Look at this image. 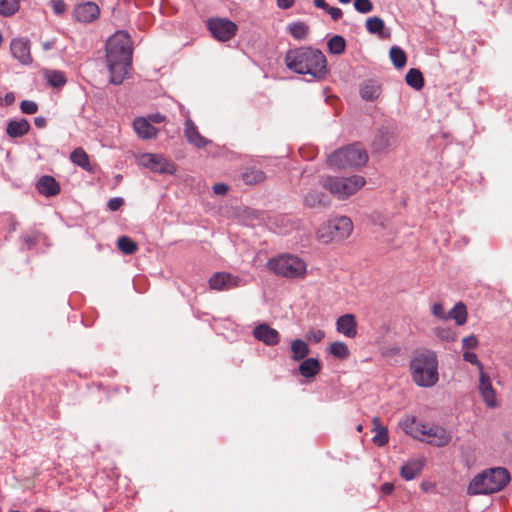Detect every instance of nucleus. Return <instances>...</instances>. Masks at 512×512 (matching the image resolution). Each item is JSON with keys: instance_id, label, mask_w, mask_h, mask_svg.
Here are the masks:
<instances>
[{"instance_id": "nucleus-1", "label": "nucleus", "mask_w": 512, "mask_h": 512, "mask_svg": "<svg viewBox=\"0 0 512 512\" xmlns=\"http://www.w3.org/2000/svg\"><path fill=\"white\" fill-rule=\"evenodd\" d=\"M133 43L125 31L115 32L106 42V64L110 73V82L121 84L131 66Z\"/></svg>"}, {"instance_id": "nucleus-2", "label": "nucleus", "mask_w": 512, "mask_h": 512, "mask_svg": "<svg viewBox=\"0 0 512 512\" xmlns=\"http://www.w3.org/2000/svg\"><path fill=\"white\" fill-rule=\"evenodd\" d=\"M285 65L297 74L310 75L321 80L328 73L327 60L322 51L311 47L289 49L285 55Z\"/></svg>"}, {"instance_id": "nucleus-3", "label": "nucleus", "mask_w": 512, "mask_h": 512, "mask_svg": "<svg viewBox=\"0 0 512 512\" xmlns=\"http://www.w3.org/2000/svg\"><path fill=\"white\" fill-rule=\"evenodd\" d=\"M510 473L506 468L494 467L477 474L469 483V495L492 494L503 490L510 482Z\"/></svg>"}, {"instance_id": "nucleus-4", "label": "nucleus", "mask_w": 512, "mask_h": 512, "mask_svg": "<svg viewBox=\"0 0 512 512\" xmlns=\"http://www.w3.org/2000/svg\"><path fill=\"white\" fill-rule=\"evenodd\" d=\"M438 362L432 351L419 353L411 362L413 381L421 387H432L438 381Z\"/></svg>"}, {"instance_id": "nucleus-5", "label": "nucleus", "mask_w": 512, "mask_h": 512, "mask_svg": "<svg viewBox=\"0 0 512 512\" xmlns=\"http://www.w3.org/2000/svg\"><path fill=\"white\" fill-rule=\"evenodd\" d=\"M320 184L336 199L345 200L357 193L366 184V180L360 175L349 177L325 176L321 178Z\"/></svg>"}, {"instance_id": "nucleus-6", "label": "nucleus", "mask_w": 512, "mask_h": 512, "mask_svg": "<svg viewBox=\"0 0 512 512\" xmlns=\"http://www.w3.org/2000/svg\"><path fill=\"white\" fill-rule=\"evenodd\" d=\"M327 161L338 169L358 168L367 163L368 154L359 144H351L330 154Z\"/></svg>"}, {"instance_id": "nucleus-7", "label": "nucleus", "mask_w": 512, "mask_h": 512, "mask_svg": "<svg viewBox=\"0 0 512 512\" xmlns=\"http://www.w3.org/2000/svg\"><path fill=\"white\" fill-rule=\"evenodd\" d=\"M267 266L276 275L290 279L304 278L307 267L303 260L293 255H281L270 259Z\"/></svg>"}, {"instance_id": "nucleus-8", "label": "nucleus", "mask_w": 512, "mask_h": 512, "mask_svg": "<svg viewBox=\"0 0 512 512\" xmlns=\"http://www.w3.org/2000/svg\"><path fill=\"white\" fill-rule=\"evenodd\" d=\"M210 33L219 41L226 42L235 36L237 25L226 18H213L207 21Z\"/></svg>"}, {"instance_id": "nucleus-9", "label": "nucleus", "mask_w": 512, "mask_h": 512, "mask_svg": "<svg viewBox=\"0 0 512 512\" xmlns=\"http://www.w3.org/2000/svg\"><path fill=\"white\" fill-rule=\"evenodd\" d=\"M139 163L158 173L173 174L175 172L174 164L159 154L145 153L139 157Z\"/></svg>"}, {"instance_id": "nucleus-10", "label": "nucleus", "mask_w": 512, "mask_h": 512, "mask_svg": "<svg viewBox=\"0 0 512 512\" xmlns=\"http://www.w3.org/2000/svg\"><path fill=\"white\" fill-rule=\"evenodd\" d=\"M242 285L241 279L226 272H217L209 279L212 290L224 291L237 288Z\"/></svg>"}, {"instance_id": "nucleus-11", "label": "nucleus", "mask_w": 512, "mask_h": 512, "mask_svg": "<svg viewBox=\"0 0 512 512\" xmlns=\"http://www.w3.org/2000/svg\"><path fill=\"white\" fill-rule=\"evenodd\" d=\"M400 428L403 430V432L409 436H411L414 439L425 441V432L423 429H425V424L418 421L416 417L414 416H405L400 422H399Z\"/></svg>"}, {"instance_id": "nucleus-12", "label": "nucleus", "mask_w": 512, "mask_h": 512, "mask_svg": "<svg viewBox=\"0 0 512 512\" xmlns=\"http://www.w3.org/2000/svg\"><path fill=\"white\" fill-rule=\"evenodd\" d=\"M100 14L98 5L94 2H85L77 5L74 9L75 18L82 23H90L97 19Z\"/></svg>"}, {"instance_id": "nucleus-13", "label": "nucleus", "mask_w": 512, "mask_h": 512, "mask_svg": "<svg viewBox=\"0 0 512 512\" xmlns=\"http://www.w3.org/2000/svg\"><path fill=\"white\" fill-rule=\"evenodd\" d=\"M10 50L12 55L22 64H29L32 61L29 40L16 38L11 41Z\"/></svg>"}, {"instance_id": "nucleus-14", "label": "nucleus", "mask_w": 512, "mask_h": 512, "mask_svg": "<svg viewBox=\"0 0 512 512\" xmlns=\"http://www.w3.org/2000/svg\"><path fill=\"white\" fill-rule=\"evenodd\" d=\"M253 336L268 346L277 345L280 341L279 332L268 324H259L253 330Z\"/></svg>"}, {"instance_id": "nucleus-15", "label": "nucleus", "mask_w": 512, "mask_h": 512, "mask_svg": "<svg viewBox=\"0 0 512 512\" xmlns=\"http://www.w3.org/2000/svg\"><path fill=\"white\" fill-rule=\"evenodd\" d=\"M479 392L488 407L494 408L498 405L496 391L492 386L489 376L484 372L480 373Z\"/></svg>"}, {"instance_id": "nucleus-16", "label": "nucleus", "mask_w": 512, "mask_h": 512, "mask_svg": "<svg viewBox=\"0 0 512 512\" xmlns=\"http://www.w3.org/2000/svg\"><path fill=\"white\" fill-rule=\"evenodd\" d=\"M335 239L343 240L350 236L353 231V223L346 216L336 217L329 220Z\"/></svg>"}, {"instance_id": "nucleus-17", "label": "nucleus", "mask_w": 512, "mask_h": 512, "mask_svg": "<svg viewBox=\"0 0 512 512\" xmlns=\"http://www.w3.org/2000/svg\"><path fill=\"white\" fill-rule=\"evenodd\" d=\"M37 191L45 197H53L60 193L61 187L59 182L50 175L41 176L36 183Z\"/></svg>"}, {"instance_id": "nucleus-18", "label": "nucleus", "mask_w": 512, "mask_h": 512, "mask_svg": "<svg viewBox=\"0 0 512 512\" xmlns=\"http://www.w3.org/2000/svg\"><path fill=\"white\" fill-rule=\"evenodd\" d=\"M336 329L339 333L348 338H354L357 335V323L353 314L340 316L336 322Z\"/></svg>"}, {"instance_id": "nucleus-19", "label": "nucleus", "mask_w": 512, "mask_h": 512, "mask_svg": "<svg viewBox=\"0 0 512 512\" xmlns=\"http://www.w3.org/2000/svg\"><path fill=\"white\" fill-rule=\"evenodd\" d=\"M360 96L365 101H374L382 93L381 84L373 79L366 80L360 84Z\"/></svg>"}, {"instance_id": "nucleus-20", "label": "nucleus", "mask_w": 512, "mask_h": 512, "mask_svg": "<svg viewBox=\"0 0 512 512\" xmlns=\"http://www.w3.org/2000/svg\"><path fill=\"white\" fill-rule=\"evenodd\" d=\"M184 135L187 141L197 148H204L209 143V141L199 133L195 123L191 119L185 122Z\"/></svg>"}, {"instance_id": "nucleus-21", "label": "nucleus", "mask_w": 512, "mask_h": 512, "mask_svg": "<svg viewBox=\"0 0 512 512\" xmlns=\"http://www.w3.org/2000/svg\"><path fill=\"white\" fill-rule=\"evenodd\" d=\"M304 205L309 208L328 207L330 198L318 189H310L304 196Z\"/></svg>"}, {"instance_id": "nucleus-22", "label": "nucleus", "mask_w": 512, "mask_h": 512, "mask_svg": "<svg viewBox=\"0 0 512 512\" xmlns=\"http://www.w3.org/2000/svg\"><path fill=\"white\" fill-rule=\"evenodd\" d=\"M133 127L137 135L142 139H152L158 133V129L144 117L136 118L133 122Z\"/></svg>"}, {"instance_id": "nucleus-23", "label": "nucleus", "mask_w": 512, "mask_h": 512, "mask_svg": "<svg viewBox=\"0 0 512 512\" xmlns=\"http://www.w3.org/2000/svg\"><path fill=\"white\" fill-rule=\"evenodd\" d=\"M321 371V363L316 358L304 359L299 365V373L305 378H313Z\"/></svg>"}, {"instance_id": "nucleus-24", "label": "nucleus", "mask_w": 512, "mask_h": 512, "mask_svg": "<svg viewBox=\"0 0 512 512\" xmlns=\"http://www.w3.org/2000/svg\"><path fill=\"white\" fill-rule=\"evenodd\" d=\"M373 431L375 435L372 439L373 443L379 447L386 445L389 441L388 429L381 425L380 418L372 419Z\"/></svg>"}, {"instance_id": "nucleus-25", "label": "nucleus", "mask_w": 512, "mask_h": 512, "mask_svg": "<svg viewBox=\"0 0 512 512\" xmlns=\"http://www.w3.org/2000/svg\"><path fill=\"white\" fill-rule=\"evenodd\" d=\"M30 124L26 119L10 121L7 125L6 132L12 138L22 137L27 134Z\"/></svg>"}, {"instance_id": "nucleus-26", "label": "nucleus", "mask_w": 512, "mask_h": 512, "mask_svg": "<svg viewBox=\"0 0 512 512\" xmlns=\"http://www.w3.org/2000/svg\"><path fill=\"white\" fill-rule=\"evenodd\" d=\"M432 432L433 437L431 439L425 440V442H427L428 444L437 447H443L450 443L452 437L446 429L442 427H435V429H433Z\"/></svg>"}, {"instance_id": "nucleus-27", "label": "nucleus", "mask_w": 512, "mask_h": 512, "mask_svg": "<svg viewBox=\"0 0 512 512\" xmlns=\"http://www.w3.org/2000/svg\"><path fill=\"white\" fill-rule=\"evenodd\" d=\"M291 352V357L294 361H301L309 355L310 348L305 341L301 339H295L291 342Z\"/></svg>"}, {"instance_id": "nucleus-28", "label": "nucleus", "mask_w": 512, "mask_h": 512, "mask_svg": "<svg viewBox=\"0 0 512 512\" xmlns=\"http://www.w3.org/2000/svg\"><path fill=\"white\" fill-rule=\"evenodd\" d=\"M44 76L49 85L56 89H61L67 83L65 74L58 70H46Z\"/></svg>"}, {"instance_id": "nucleus-29", "label": "nucleus", "mask_w": 512, "mask_h": 512, "mask_svg": "<svg viewBox=\"0 0 512 512\" xmlns=\"http://www.w3.org/2000/svg\"><path fill=\"white\" fill-rule=\"evenodd\" d=\"M422 470V464L419 461H410L401 467V476L410 481L420 474Z\"/></svg>"}, {"instance_id": "nucleus-30", "label": "nucleus", "mask_w": 512, "mask_h": 512, "mask_svg": "<svg viewBox=\"0 0 512 512\" xmlns=\"http://www.w3.org/2000/svg\"><path fill=\"white\" fill-rule=\"evenodd\" d=\"M449 319H454L457 325H463L467 321V309L463 302H458L448 312Z\"/></svg>"}, {"instance_id": "nucleus-31", "label": "nucleus", "mask_w": 512, "mask_h": 512, "mask_svg": "<svg viewBox=\"0 0 512 512\" xmlns=\"http://www.w3.org/2000/svg\"><path fill=\"white\" fill-rule=\"evenodd\" d=\"M406 83L414 88L415 90H420L424 86V78L419 69L411 68L407 72L405 76Z\"/></svg>"}, {"instance_id": "nucleus-32", "label": "nucleus", "mask_w": 512, "mask_h": 512, "mask_svg": "<svg viewBox=\"0 0 512 512\" xmlns=\"http://www.w3.org/2000/svg\"><path fill=\"white\" fill-rule=\"evenodd\" d=\"M70 160L80 166L81 168L90 171L91 165L89 161V156L82 148H76L71 154H70Z\"/></svg>"}, {"instance_id": "nucleus-33", "label": "nucleus", "mask_w": 512, "mask_h": 512, "mask_svg": "<svg viewBox=\"0 0 512 512\" xmlns=\"http://www.w3.org/2000/svg\"><path fill=\"white\" fill-rule=\"evenodd\" d=\"M242 178L246 184L255 185L265 180V174L259 169L249 168L243 173Z\"/></svg>"}, {"instance_id": "nucleus-34", "label": "nucleus", "mask_w": 512, "mask_h": 512, "mask_svg": "<svg viewBox=\"0 0 512 512\" xmlns=\"http://www.w3.org/2000/svg\"><path fill=\"white\" fill-rule=\"evenodd\" d=\"M288 30L296 40H303L309 33V26L304 22H293L289 24Z\"/></svg>"}, {"instance_id": "nucleus-35", "label": "nucleus", "mask_w": 512, "mask_h": 512, "mask_svg": "<svg viewBox=\"0 0 512 512\" xmlns=\"http://www.w3.org/2000/svg\"><path fill=\"white\" fill-rule=\"evenodd\" d=\"M118 249L126 255L134 254L138 250V245L128 236H121L117 241Z\"/></svg>"}, {"instance_id": "nucleus-36", "label": "nucleus", "mask_w": 512, "mask_h": 512, "mask_svg": "<svg viewBox=\"0 0 512 512\" xmlns=\"http://www.w3.org/2000/svg\"><path fill=\"white\" fill-rule=\"evenodd\" d=\"M390 59L393 65L401 69L406 65L407 57L405 52L398 46H393L389 52Z\"/></svg>"}, {"instance_id": "nucleus-37", "label": "nucleus", "mask_w": 512, "mask_h": 512, "mask_svg": "<svg viewBox=\"0 0 512 512\" xmlns=\"http://www.w3.org/2000/svg\"><path fill=\"white\" fill-rule=\"evenodd\" d=\"M329 352L336 358L345 360L350 356V351L348 346L341 341L333 342L329 346Z\"/></svg>"}, {"instance_id": "nucleus-38", "label": "nucleus", "mask_w": 512, "mask_h": 512, "mask_svg": "<svg viewBox=\"0 0 512 512\" xmlns=\"http://www.w3.org/2000/svg\"><path fill=\"white\" fill-rule=\"evenodd\" d=\"M327 46L331 54L340 55L345 51L346 42L342 36L335 35L328 40Z\"/></svg>"}, {"instance_id": "nucleus-39", "label": "nucleus", "mask_w": 512, "mask_h": 512, "mask_svg": "<svg viewBox=\"0 0 512 512\" xmlns=\"http://www.w3.org/2000/svg\"><path fill=\"white\" fill-rule=\"evenodd\" d=\"M317 239L322 243H330L335 240L330 221L323 223L316 232Z\"/></svg>"}, {"instance_id": "nucleus-40", "label": "nucleus", "mask_w": 512, "mask_h": 512, "mask_svg": "<svg viewBox=\"0 0 512 512\" xmlns=\"http://www.w3.org/2000/svg\"><path fill=\"white\" fill-rule=\"evenodd\" d=\"M365 26L367 31L371 34H379L385 28L384 21L377 16L369 17L365 22Z\"/></svg>"}, {"instance_id": "nucleus-41", "label": "nucleus", "mask_w": 512, "mask_h": 512, "mask_svg": "<svg viewBox=\"0 0 512 512\" xmlns=\"http://www.w3.org/2000/svg\"><path fill=\"white\" fill-rule=\"evenodd\" d=\"M393 135L387 129H380L377 138L375 139V145L378 148H386L392 144Z\"/></svg>"}, {"instance_id": "nucleus-42", "label": "nucleus", "mask_w": 512, "mask_h": 512, "mask_svg": "<svg viewBox=\"0 0 512 512\" xmlns=\"http://www.w3.org/2000/svg\"><path fill=\"white\" fill-rule=\"evenodd\" d=\"M354 8L357 12L365 14L373 10V4L370 0H354Z\"/></svg>"}, {"instance_id": "nucleus-43", "label": "nucleus", "mask_w": 512, "mask_h": 512, "mask_svg": "<svg viewBox=\"0 0 512 512\" xmlns=\"http://www.w3.org/2000/svg\"><path fill=\"white\" fill-rule=\"evenodd\" d=\"M20 109L22 113L32 115L38 111V105L32 100H23Z\"/></svg>"}, {"instance_id": "nucleus-44", "label": "nucleus", "mask_w": 512, "mask_h": 512, "mask_svg": "<svg viewBox=\"0 0 512 512\" xmlns=\"http://www.w3.org/2000/svg\"><path fill=\"white\" fill-rule=\"evenodd\" d=\"M432 314L441 320H448L449 316L448 313L445 312L443 304L442 303H434L431 308Z\"/></svg>"}, {"instance_id": "nucleus-45", "label": "nucleus", "mask_w": 512, "mask_h": 512, "mask_svg": "<svg viewBox=\"0 0 512 512\" xmlns=\"http://www.w3.org/2000/svg\"><path fill=\"white\" fill-rule=\"evenodd\" d=\"M324 337L325 333L323 330L320 329H311L306 335L307 340L314 343L321 342Z\"/></svg>"}, {"instance_id": "nucleus-46", "label": "nucleus", "mask_w": 512, "mask_h": 512, "mask_svg": "<svg viewBox=\"0 0 512 512\" xmlns=\"http://www.w3.org/2000/svg\"><path fill=\"white\" fill-rule=\"evenodd\" d=\"M435 335L445 341H453L455 336L450 329L447 328H436L434 330Z\"/></svg>"}, {"instance_id": "nucleus-47", "label": "nucleus", "mask_w": 512, "mask_h": 512, "mask_svg": "<svg viewBox=\"0 0 512 512\" xmlns=\"http://www.w3.org/2000/svg\"><path fill=\"white\" fill-rule=\"evenodd\" d=\"M463 359L473 365H476L478 367V369L480 370V373L484 372L483 364L479 361V359L475 353L467 351L463 354Z\"/></svg>"}, {"instance_id": "nucleus-48", "label": "nucleus", "mask_w": 512, "mask_h": 512, "mask_svg": "<svg viewBox=\"0 0 512 512\" xmlns=\"http://www.w3.org/2000/svg\"><path fill=\"white\" fill-rule=\"evenodd\" d=\"M23 243L28 247H32L37 244L38 242V234L37 233H30L23 235L22 237Z\"/></svg>"}, {"instance_id": "nucleus-49", "label": "nucleus", "mask_w": 512, "mask_h": 512, "mask_svg": "<svg viewBox=\"0 0 512 512\" xmlns=\"http://www.w3.org/2000/svg\"><path fill=\"white\" fill-rule=\"evenodd\" d=\"M124 204V200L120 197L112 198L108 201V208L111 211H117Z\"/></svg>"}, {"instance_id": "nucleus-50", "label": "nucleus", "mask_w": 512, "mask_h": 512, "mask_svg": "<svg viewBox=\"0 0 512 512\" xmlns=\"http://www.w3.org/2000/svg\"><path fill=\"white\" fill-rule=\"evenodd\" d=\"M464 348H475L478 345V340L474 335L464 337L462 340Z\"/></svg>"}, {"instance_id": "nucleus-51", "label": "nucleus", "mask_w": 512, "mask_h": 512, "mask_svg": "<svg viewBox=\"0 0 512 512\" xmlns=\"http://www.w3.org/2000/svg\"><path fill=\"white\" fill-rule=\"evenodd\" d=\"M327 13L330 14L331 18L334 20V21H337L339 20L342 15H343V12L340 8L338 7H328V9L326 10Z\"/></svg>"}, {"instance_id": "nucleus-52", "label": "nucleus", "mask_w": 512, "mask_h": 512, "mask_svg": "<svg viewBox=\"0 0 512 512\" xmlns=\"http://www.w3.org/2000/svg\"><path fill=\"white\" fill-rule=\"evenodd\" d=\"M213 191L217 195H224L228 191V186L224 183H218L213 186Z\"/></svg>"}, {"instance_id": "nucleus-53", "label": "nucleus", "mask_w": 512, "mask_h": 512, "mask_svg": "<svg viewBox=\"0 0 512 512\" xmlns=\"http://www.w3.org/2000/svg\"><path fill=\"white\" fill-rule=\"evenodd\" d=\"M53 9L57 14H61L65 11L66 5L62 0H57L53 2Z\"/></svg>"}, {"instance_id": "nucleus-54", "label": "nucleus", "mask_w": 512, "mask_h": 512, "mask_svg": "<svg viewBox=\"0 0 512 512\" xmlns=\"http://www.w3.org/2000/svg\"><path fill=\"white\" fill-rule=\"evenodd\" d=\"M393 490H394V485H393V483H390V482H386V483L382 484L380 487V491L385 495L392 493Z\"/></svg>"}, {"instance_id": "nucleus-55", "label": "nucleus", "mask_w": 512, "mask_h": 512, "mask_svg": "<svg viewBox=\"0 0 512 512\" xmlns=\"http://www.w3.org/2000/svg\"><path fill=\"white\" fill-rule=\"evenodd\" d=\"M148 120H149L150 122H152V123H157V124H159V123L164 122V120H165V116H164V115H161V114H159V113H156V114H152V115H150V116H149V118H148Z\"/></svg>"}, {"instance_id": "nucleus-56", "label": "nucleus", "mask_w": 512, "mask_h": 512, "mask_svg": "<svg viewBox=\"0 0 512 512\" xmlns=\"http://www.w3.org/2000/svg\"><path fill=\"white\" fill-rule=\"evenodd\" d=\"M294 4V0H277V5L281 9H288L292 7Z\"/></svg>"}, {"instance_id": "nucleus-57", "label": "nucleus", "mask_w": 512, "mask_h": 512, "mask_svg": "<svg viewBox=\"0 0 512 512\" xmlns=\"http://www.w3.org/2000/svg\"><path fill=\"white\" fill-rule=\"evenodd\" d=\"M34 124L38 128H44L47 124V121L44 117H36L34 119Z\"/></svg>"}, {"instance_id": "nucleus-58", "label": "nucleus", "mask_w": 512, "mask_h": 512, "mask_svg": "<svg viewBox=\"0 0 512 512\" xmlns=\"http://www.w3.org/2000/svg\"><path fill=\"white\" fill-rule=\"evenodd\" d=\"M436 426H429L427 424H425V429L424 432H425V439H431L433 437V432L432 430L435 429Z\"/></svg>"}, {"instance_id": "nucleus-59", "label": "nucleus", "mask_w": 512, "mask_h": 512, "mask_svg": "<svg viewBox=\"0 0 512 512\" xmlns=\"http://www.w3.org/2000/svg\"><path fill=\"white\" fill-rule=\"evenodd\" d=\"M314 5L317 7V8H321V9H324V10H327L329 5L326 3L325 0H314Z\"/></svg>"}, {"instance_id": "nucleus-60", "label": "nucleus", "mask_w": 512, "mask_h": 512, "mask_svg": "<svg viewBox=\"0 0 512 512\" xmlns=\"http://www.w3.org/2000/svg\"><path fill=\"white\" fill-rule=\"evenodd\" d=\"M42 46L44 50H50L54 46V43L52 41H46Z\"/></svg>"}, {"instance_id": "nucleus-61", "label": "nucleus", "mask_w": 512, "mask_h": 512, "mask_svg": "<svg viewBox=\"0 0 512 512\" xmlns=\"http://www.w3.org/2000/svg\"><path fill=\"white\" fill-rule=\"evenodd\" d=\"M5 100L7 104H11L14 101V95L12 93H9L5 96Z\"/></svg>"}, {"instance_id": "nucleus-62", "label": "nucleus", "mask_w": 512, "mask_h": 512, "mask_svg": "<svg viewBox=\"0 0 512 512\" xmlns=\"http://www.w3.org/2000/svg\"><path fill=\"white\" fill-rule=\"evenodd\" d=\"M356 430H357L358 432H362V430H363V426H362L361 424H359V425L357 426Z\"/></svg>"}, {"instance_id": "nucleus-63", "label": "nucleus", "mask_w": 512, "mask_h": 512, "mask_svg": "<svg viewBox=\"0 0 512 512\" xmlns=\"http://www.w3.org/2000/svg\"><path fill=\"white\" fill-rule=\"evenodd\" d=\"M339 2L343 3V4H347L349 3L351 0H338Z\"/></svg>"}, {"instance_id": "nucleus-64", "label": "nucleus", "mask_w": 512, "mask_h": 512, "mask_svg": "<svg viewBox=\"0 0 512 512\" xmlns=\"http://www.w3.org/2000/svg\"><path fill=\"white\" fill-rule=\"evenodd\" d=\"M422 488L425 490L427 489V486H425V484H422Z\"/></svg>"}]
</instances>
